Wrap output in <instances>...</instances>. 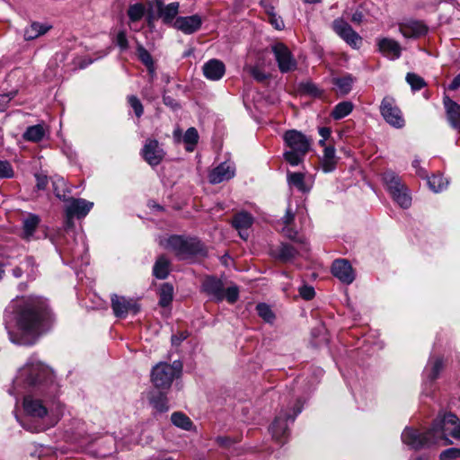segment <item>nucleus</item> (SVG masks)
I'll return each mask as SVG.
<instances>
[{"mask_svg":"<svg viewBox=\"0 0 460 460\" xmlns=\"http://www.w3.org/2000/svg\"><path fill=\"white\" fill-rule=\"evenodd\" d=\"M48 375L49 369L40 362H30L19 370L14 385H19L23 382L30 385H36L42 382Z\"/></svg>","mask_w":460,"mask_h":460,"instance_id":"nucleus-9","label":"nucleus"},{"mask_svg":"<svg viewBox=\"0 0 460 460\" xmlns=\"http://www.w3.org/2000/svg\"><path fill=\"white\" fill-rule=\"evenodd\" d=\"M226 72L224 63L218 59H210L203 66V74L206 78L212 81L219 80Z\"/></svg>","mask_w":460,"mask_h":460,"instance_id":"nucleus-23","label":"nucleus"},{"mask_svg":"<svg viewBox=\"0 0 460 460\" xmlns=\"http://www.w3.org/2000/svg\"><path fill=\"white\" fill-rule=\"evenodd\" d=\"M332 272L344 284H350L355 279L354 270L350 263L345 259L335 260L332 266Z\"/></svg>","mask_w":460,"mask_h":460,"instance_id":"nucleus-18","label":"nucleus"},{"mask_svg":"<svg viewBox=\"0 0 460 460\" xmlns=\"http://www.w3.org/2000/svg\"><path fill=\"white\" fill-rule=\"evenodd\" d=\"M318 132L322 138L327 139L330 137L332 131L329 128L323 127L319 128Z\"/></svg>","mask_w":460,"mask_h":460,"instance_id":"nucleus-60","label":"nucleus"},{"mask_svg":"<svg viewBox=\"0 0 460 460\" xmlns=\"http://www.w3.org/2000/svg\"><path fill=\"white\" fill-rule=\"evenodd\" d=\"M352 83V78L349 76L337 78L334 80L335 85L338 87L339 92L342 94H347L351 90Z\"/></svg>","mask_w":460,"mask_h":460,"instance_id":"nucleus-45","label":"nucleus"},{"mask_svg":"<svg viewBox=\"0 0 460 460\" xmlns=\"http://www.w3.org/2000/svg\"><path fill=\"white\" fill-rule=\"evenodd\" d=\"M325 141H326V139H324V138H322V139H320V140H319V145H320L322 147H323V149L325 148V146H328L325 144Z\"/></svg>","mask_w":460,"mask_h":460,"instance_id":"nucleus-64","label":"nucleus"},{"mask_svg":"<svg viewBox=\"0 0 460 460\" xmlns=\"http://www.w3.org/2000/svg\"><path fill=\"white\" fill-rule=\"evenodd\" d=\"M380 111L385 120L394 128H402L404 119L400 109L395 105V102L391 97H385L380 105Z\"/></svg>","mask_w":460,"mask_h":460,"instance_id":"nucleus-12","label":"nucleus"},{"mask_svg":"<svg viewBox=\"0 0 460 460\" xmlns=\"http://www.w3.org/2000/svg\"><path fill=\"white\" fill-rule=\"evenodd\" d=\"M295 214L288 208L284 217L279 222V227L281 233L288 238L295 240L298 233L294 226Z\"/></svg>","mask_w":460,"mask_h":460,"instance_id":"nucleus-25","label":"nucleus"},{"mask_svg":"<svg viewBox=\"0 0 460 460\" xmlns=\"http://www.w3.org/2000/svg\"><path fill=\"white\" fill-rule=\"evenodd\" d=\"M271 51L274 54L281 73H288L296 68V61L289 49L283 43L278 42L271 46Z\"/></svg>","mask_w":460,"mask_h":460,"instance_id":"nucleus-11","label":"nucleus"},{"mask_svg":"<svg viewBox=\"0 0 460 460\" xmlns=\"http://www.w3.org/2000/svg\"><path fill=\"white\" fill-rule=\"evenodd\" d=\"M201 23V18L199 15L178 17L174 22V27L186 34H190L198 31Z\"/></svg>","mask_w":460,"mask_h":460,"instance_id":"nucleus-22","label":"nucleus"},{"mask_svg":"<svg viewBox=\"0 0 460 460\" xmlns=\"http://www.w3.org/2000/svg\"><path fill=\"white\" fill-rule=\"evenodd\" d=\"M111 307L117 317H126L128 314H136L139 311V307L134 300L117 295L111 297Z\"/></svg>","mask_w":460,"mask_h":460,"instance_id":"nucleus-17","label":"nucleus"},{"mask_svg":"<svg viewBox=\"0 0 460 460\" xmlns=\"http://www.w3.org/2000/svg\"><path fill=\"white\" fill-rule=\"evenodd\" d=\"M460 87V74L457 75L454 79L453 81L451 82V84H449L448 88L452 91H455L456 89H458Z\"/></svg>","mask_w":460,"mask_h":460,"instance_id":"nucleus-59","label":"nucleus"},{"mask_svg":"<svg viewBox=\"0 0 460 460\" xmlns=\"http://www.w3.org/2000/svg\"><path fill=\"white\" fill-rule=\"evenodd\" d=\"M383 180L394 200L400 207L408 208L411 204V197L401 179L394 172L387 171L383 174Z\"/></svg>","mask_w":460,"mask_h":460,"instance_id":"nucleus-5","label":"nucleus"},{"mask_svg":"<svg viewBox=\"0 0 460 460\" xmlns=\"http://www.w3.org/2000/svg\"><path fill=\"white\" fill-rule=\"evenodd\" d=\"M182 365L180 361L172 364L160 362L153 367L151 380L155 387L167 389L171 386L174 378L180 376Z\"/></svg>","mask_w":460,"mask_h":460,"instance_id":"nucleus-4","label":"nucleus"},{"mask_svg":"<svg viewBox=\"0 0 460 460\" xmlns=\"http://www.w3.org/2000/svg\"><path fill=\"white\" fill-rule=\"evenodd\" d=\"M294 241L297 246H299V250L294 245L288 243H281L279 247L272 251V255L283 262H289L296 256H302L304 253H306L309 251L306 241L304 237L296 236Z\"/></svg>","mask_w":460,"mask_h":460,"instance_id":"nucleus-10","label":"nucleus"},{"mask_svg":"<svg viewBox=\"0 0 460 460\" xmlns=\"http://www.w3.org/2000/svg\"><path fill=\"white\" fill-rule=\"evenodd\" d=\"M261 4L264 8V11L268 16L275 13L274 7L268 1L261 0Z\"/></svg>","mask_w":460,"mask_h":460,"instance_id":"nucleus-57","label":"nucleus"},{"mask_svg":"<svg viewBox=\"0 0 460 460\" xmlns=\"http://www.w3.org/2000/svg\"><path fill=\"white\" fill-rule=\"evenodd\" d=\"M159 304L162 306H167L172 300L173 288L169 283H164L159 289Z\"/></svg>","mask_w":460,"mask_h":460,"instance_id":"nucleus-37","label":"nucleus"},{"mask_svg":"<svg viewBox=\"0 0 460 460\" xmlns=\"http://www.w3.org/2000/svg\"><path fill=\"white\" fill-rule=\"evenodd\" d=\"M286 146L289 148L284 153L285 160L292 166L298 165L310 149L311 140L302 132L291 129L283 136Z\"/></svg>","mask_w":460,"mask_h":460,"instance_id":"nucleus-2","label":"nucleus"},{"mask_svg":"<svg viewBox=\"0 0 460 460\" xmlns=\"http://www.w3.org/2000/svg\"><path fill=\"white\" fill-rule=\"evenodd\" d=\"M35 177H36V181H37L36 186H37L38 190H45L49 183L47 175L42 174V173H37V174H35Z\"/></svg>","mask_w":460,"mask_h":460,"instance_id":"nucleus-56","label":"nucleus"},{"mask_svg":"<svg viewBox=\"0 0 460 460\" xmlns=\"http://www.w3.org/2000/svg\"><path fill=\"white\" fill-rule=\"evenodd\" d=\"M353 110V104L350 102H342L338 103L333 111L332 116L334 119H341L348 116Z\"/></svg>","mask_w":460,"mask_h":460,"instance_id":"nucleus-36","label":"nucleus"},{"mask_svg":"<svg viewBox=\"0 0 460 460\" xmlns=\"http://www.w3.org/2000/svg\"><path fill=\"white\" fill-rule=\"evenodd\" d=\"M45 136V129L42 125L38 124L29 127L23 133V138L27 141L39 142Z\"/></svg>","mask_w":460,"mask_h":460,"instance_id":"nucleus-32","label":"nucleus"},{"mask_svg":"<svg viewBox=\"0 0 460 460\" xmlns=\"http://www.w3.org/2000/svg\"><path fill=\"white\" fill-rule=\"evenodd\" d=\"M301 405L299 402L294 409L293 414H284L283 416H278L272 425L270 426V431L272 434V437L277 440H281L288 432V424L287 421L288 420H294L296 416L301 412Z\"/></svg>","mask_w":460,"mask_h":460,"instance_id":"nucleus-16","label":"nucleus"},{"mask_svg":"<svg viewBox=\"0 0 460 460\" xmlns=\"http://www.w3.org/2000/svg\"><path fill=\"white\" fill-rule=\"evenodd\" d=\"M299 294L304 299L310 300L314 296L315 292L314 288L309 286H303L299 288Z\"/></svg>","mask_w":460,"mask_h":460,"instance_id":"nucleus-54","label":"nucleus"},{"mask_svg":"<svg viewBox=\"0 0 460 460\" xmlns=\"http://www.w3.org/2000/svg\"><path fill=\"white\" fill-rule=\"evenodd\" d=\"M253 222L252 217L247 212H240L236 214L233 219V226L239 231V234L242 238L245 239L247 235H244L243 231L247 230Z\"/></svg>","mask_w":460,"mask_h":460,"instance_id":"nucleus-29","label":"nucleus"},{"mask_svg":"<svg viewBox=\"0 0 460 460\" xmlns=\"http://www.w3.org/2000/svg\"><path fill=\"white\" fill-rule=\"evenodd\" d=\"M235 174V166L231 162H225L220 164L215 169H213L209 175L208 179L210 183L217 184L224 181H228L232 179Z\"/></svg>","mask_w":460,"mask_h":460,"instance_id":"nucleus-19","label":"nucleus"},{"mask_svg":"<svg viewBox=\"0 0 460 460\" xmlns=\"http://www.w3.org/2000/svg\"><path fill=\"white\" fill-rule=\"evenodd\" d=\"M288 181L290 186L296 187L302 192H306L309 190L305 184V175L301 172H289Z\"/></svg>","mask_w":460,"mask_h":460,"instance_id":"nucleus-35","label":"nucleus"},{"mask_svg":"<svg viewBox=\"0 0 460 460\" xmlns=\"http://www.w3.org/2000/svg\"><path fill=\"white\" fill-rule=\"evenodd\" d=\"M13 170L7 161L0 160V179L12 178L13 176Z\"/></svg>","mask_w":460,"mask_h":460,"instance_id":"nucleus-50","label":"nucleus"},{"mask_svg":"<svg viewBox=\"0 0 460 460\" xmlns=\"http://www.w3.org/2000/svg\"><path fill=\"white\" fill-rule=\"evenodd\" d=\"M93 203L84 199L70 198L66 200V214L67 224L72 225L74 217H84L93 208Z\"/></svg>","mask_w":460,"mask_h":460,"instance_id":"nucleus-13","label":"nucleus"},{"mask_svg":"<svg viewBox=\"0 0 460 460\" xmlns=\"http://www.w3.org/2000/svg\"><path fill=\"white\" fill-rule=\"evenodd\" d=\"M128 101L129 105L134 110L136 116L138 118L141 117L144 112V108L139 99L134 95H130L128 97Z\"/></svg>","mask_w":460,"mask_h":460,"instance_id":"nucleus-49","label":"nucleus"},{"mask_svg":"<svg viewBox=\"0 0 460 460\" xmlns=\"http://www.w3.org/2000/svg\"><path fill=\"white\" fill-rule=\"evenodd\" d=\"M269 22L277 30L280 31L284 28L283 20L279 16H278L276 13L269 16Z\"/></svg>","mask_w":460,"mask_h":460,"instance_id":"nucleus-55","label":"nucleus"},{"mask_svg":"<svg viewBox=\"0 0 460 460\" xmlns=\"http://www.w3.org/2000/svg\"><path fill=\"white\" fill-rule=\"evenodd\" d=\"M428 184L434 192H439L447 188L448 181L442 175H433L429 178Z\"/></svg>","mask_w":460,"mask_h":460,"instance_id":"nucleus-39","label":"nucleus"},{"mask_svg":"<svg viewBox=\"0 0 460 460\" xmlns=\"http://www.w3.org/2000/svg\"><path fill=\"white\" fill-rule=\"evenodd\" d=\"M24 411L32 417L42 418L47 414V409L42 405L41 402L26 396L23 400Z\"/></svg>","mask_w":460,"mask_h":460,"instance_id":"nucleus-27","label":"nucleus"},{"mask_svg":"<svg viewBox=\"0 0 460 460\" xmlns=\"http://www.w3.org/2000/svg\"><path fill=\"white\" fill-rule=\"evenodd\" d=\"M187 338V335H185L184 333H181V336H176V335H173L172 337V342L173 345H179L180 342L183 340H185Z\"/></svg>","mask_w":460,"mask_h":460,"instance_id":"nucleus-61","label":"nucleus"},{"mask_svg":"<svg viewBox=\"0 0 460 460\" xmlns=\"http://www.w3.org/2000/svg\"><path fill=\"white\" fill-rule=\"evenodd\" d=\"M153 272L157 279H165L169 274V261L164 256H160L155 263Z\"/></svg>","mask_w":460,"mask_h":460,"instance_id":"nucleus-34","label":"nucleus"},{"mask_svg":"<svg viewBox=\"0 0 460 460\" xmlns=\"http://www.w3.org/2000/svg\"><path fill=\"white\" fill-rule=\"evenodd\" d=\"M155 2L157 11L160 10V8H162L164 6L162 0H155Z\"/></svg>","mask_w":460,"mask_h":460,"instance_id":"nucleus-63","label":"nucleus"},{"mask_svg":"<svg viewBox=\"0 0 460 460\" xmlns=\"http://www.w3.org/2000/svg\"><path fill=\"white\" fill-rule=\"evenodd\" d=\"M173 138L176 143H180L181 140V130L180 128H175L173 130Z\"/></svg>","mask_w":460,"mask_h":460,"instance_id":"nucleus-62","label":"nucleus"},{"mask_svg":"<svg viewBox=\"0 0 460 460\" xmlns=\"http://www.w3.org/2000/svg\"><path fill=\"white\" fill-rule=\"evenodd\" d=\"M157 12L164 22H171L179 12V3L174 2L164 5Z\"/></svg>","mask_w":460,"mask_h":460,"instance_id":"nucleus-33","label":"nucleus"},{"mask_svg":"<svg viewBox=\"0 0 460 460\" xmlns=\"http://www.w3.org/2000/svg\"><path fill=\"white\" fill-rule=\"evenodd\" d=\"M335 32L349 45L358 48L362 42L361 37L352 30L350 25L343 20H335L332 24Z\"/></svg>","mask_w":460,"mask_h":460,"instance_id":"nucleus-15","label":"nucleus"},{"mask_svg":"<svg viewBox=\"0 0 460 460\" xmlns=\"http://www.w3.org/2000/svg\"><path fill=\"white\" fill-rule=\"evenodd\" d=\"M145 6L142 4H131L128 10L129 21L135 22L141 20L145 14Z\"/></svg>","mask_w":460,"mask_h":460,"instance_id":"nucleus-40","label":"nucleus"},{"mask_svg":"<svg viewBox=\"0 0 460 460\" xmlns=\"http://www.w3.org/2000/svg\"><path fill=\"white\" fill-rule=\"evenodd\" d=\"M15 95H16L15 91H13V92H10V93H4V94H0V112H3L7 109L10 101L13 98H14Z\"/></svg>","mask_w":460,"mask_h":460,"instance_id":"nucleus-51","label":"nucleus"},{"mask_svg":"<svg viewBox=\"0 0 460 460\" xmlns=\"http://www.w3.org/2000/svg\"><path fill=\"white\" fill-rule=\"evenodd\" d=\"M244 69L258 82L267 79V75L257 66H246Z\"/></svg>","mask_w":460,"mask_h":460,"instance_id":"nucleus-48","label":"nucleus"},{"mask_svg":"<svg viewBox=\"0 0 460 460\" xmlns=\"http://www.w3.org/2000/svg\"><path fill=\"white\" fill-rule=\"evenodd\" d=\"M363 21V13L361 11L357 10L351 16V22L359 24Z\"/></svg>","mask_w":460,"mask_h":460,"instance_id":"nucleus-58","label":"nucleus"},{"mask_svg":"<svg viewBox=\"0 0 460 460\" xmlns=\"http://www.w3.org/2000/svg\"><path fill=\"white\" fill-rule=\"evenodd\" d=\"M116 43L122 50H125L128 48V41L125 31H119L116 37Z\"/></svg>","mask_w":460,"mask_h":460,"instance_id":"nucleus-53","label":"nucleus"},{"mask_svg":"<svg viewBox=\"0 0 460 460\" xmlns=\"http://www.w3.org/2000/svg\"><path fill=\"white\" fill-rule=\"evenodd\" d=\"M183 142L187 145L186 150L189 152L193 151L194 146L198 143L199 134L195 128H190L187 129L183 136Z\"/></svg>","mask_w":460,"mask_h":460,"instance_id":"nucleus-38","label":"nucleus"},{"mask_svg":"<svg viewBox=\"0 0 460 460\" xmlns=\"http://www.w3.org/2000/svg\"><path fill=\"white\" fill-rule=\"evenodd\" d=\"M400 31L405 38H418L428 31L427 26L419 21H410L400 25Z\"/></svg>","mask_w":460,"mask_h":460,"instance_id":"nucleus-26","label":"nucleus"},{"mask_svg":"<svg viewBox=\"0 0 460 460\" xmlns=\"http://www.w3.org/2000/svg\"><path fill=\"white\" fill-rule=\"evenodd\" d=\"M54 193L58 199L65 197V181L61 177H55L52 180Z\"/></svg>","mask_w":460,"mask_h":460,"instance_id":"nucleus-47","label":"nucleus"},{"mask_svg":"<svg viewBox=\"0 0 460 460\" xmlns=\"http://www.w3.org/2000/svg\"><path fill=\"white\" fill-rule=\"evenodd\" d=\"M460 458V448L451 447L440 454L441 460Z\"/></svg>","mask_w":460,"mask_h":460,"instance_id":"nucleus-52","label":"nucleus"},{"mask_svg":"<svg viewBox=\"0 0 460 460\" xmlns=\"http://www.w3.org/2000/svg\"><path fill=\"white\" fill-rule=\"evenodd\" d=\"M406 81L413 91L420 90L426 86L424 79L414 73H408L406 75Z\"/></svg>","mask_w":460,"mask_h":460,"instance_id":"nucleus-44","label":"nucleus"},{"mask_svg":"<svg viewBox=\"0 0 460 460\" xmlns=\"http://www.w3.org/2000/svg\"><path fill=\"white\" fill-rule=\"evenodd\" d=\"M434 430L438 440H448V438L460 440V421L455 414L447 413L438 417L434 422Z\"/></svg>","mask_w":460,"mask_h":460,"instance_id":"nucleus-7","label":"nucleus"},{"mask_svg":"<svg viewBox=\"0 0 460 460\" xmlns=\"http://www.w3.org/2000/svg\"><path fill=\"white\" fill-rule=\"evenodd\" d=\"M202 288L207 295L217 302L226 300L228 303L234 304L239 297V289L236 286L233 285L225 288L223 282L213 277L206 278Z\"/></svg>","mask_w":460,"mask_h":460,"instance_id":"nucleus-3","label":"nucleus"},{"mask_svg":"<svg viewBox=\"0 0 460 460\" xmlns=\"http://www.w3.org/2000/svg\"><path fill=\"white\" fill-rule=\"evenodd\" d=\"M338 157L334 146H325L321 158V165L324 172H331L336 168Z\"/></svg>","mask_w":460,"mask_h":460,"instance_id":"nucleus-28","label":"nucleus"},{"mask_svg":"<svg viewBox=\"0 0 460 460\" xmlns=\"http://www.w3.org/2000/svg\"><path fill=\"white\" fill-rule=\"evenodd\" d=\"M144 160L151 166L158 165L164 158L165 152L155 139H146L142 150Z\"/></svg>","mask_w":460,"mask_h":460,"instance_id":"nucleus-14","label":"nucleus"},{"mask_svg":"<svg viewBox=\"0 0 460 460\" xmlns=\"http://www.w3.org/2000/svg\"><path fill=\"white\" fill-rule=\"evenodd\" d=\"M379 51L390 59H397L401 56L402 48L394 40L383 38L378 40Z\"/></svg>","mask_w":460,"mask_h":460,"instance_id":"nucleus-24","label":"nucleus"},{"mask_svg":"<svg viewBox=\"0 0 460 460\" xmlns=\"http://www.w3.org/2000/svg\"><path fill=\"white\" fill-rule=\"evenodd\" d=\"M172 422L183 429H190L191 427V421L189 417L181 412H174L171 417Z\"/></svg>","mask_w":460,"mask_h":460,"instance_id":"nucleus-41","label":"nucleus"},{"mask_svg":"<svg viewBox=\"0 0 460 460\" xmlns=\"http://www.w3.org/2000/svg\"><path fill=\"white\" fill-rule=\"evenodd\" d=\"M50 26H47L42 23L33 22L24 31V38L27 40H34L43 34H45Z\"/></svg>","mask_w":460,"mask_h":460,"instance_id":"nucleus-31","label":"nucleus"},{"mask_svg":"<svg viewBox=\"0 0 460 460\" xmlns=\"http://www.w3.org/2000/svg\"><path fill=\"white\" fill-rule=\"evenodd\" d=\"M164 247L172 250L181 258H187L200 253L203 250L201 243L196 238H183L173 235L166 240Z\"/></svg>","mask_w":460,"mask_h":460,"instance_id":"nucleus-6","label":"nucleus"},{"mask_svg":"<svg viewBox=\"0 0 460 460\" xmlns=\"http://www.w3.org/2000/svg\"><path fill=\"white\" fill-rule=\"evenodd\" d=\"M402 442L412 449H420L436 444L438 436L434 426L427 432L421 433L416 429L406 428L402 433Z\"/></svg>","mask_w":460,"mask_h":460,"instance_id":"nucleus-8","label":"nucleus"},{"mask_svg":"<svg viewBox=\"0 0 460 460\" xmlns=\"http://www.w3.org/2000/svg\"><path fill=\"white\" fill-rule=\"evenodd\" d=\"M40 217L33 214H30L23 220L22 237L24 239L31 240L40 224Z\"/></svg>","mask_w":460,"mask_h":460,"instance_id":"nucleus-30","label":"nucleus"},{"mask_svg":"<svg viewBox=\"0 0 460 460\" xmlns=\"http://www.w3.org/2000/svg\"><path fill=\"white\" fill-rule=\"evenodd\" d=\"M256 310L258 314L268 323H271L275 318L272 310L266 304H259L256 306Z\"/></svg>","mask_w":460,"mask_h":460,"instance_id":"nucleus-46","label":"nucleus"},{"mask_svg":"<svg viewBox=\"0 0 460 460\" xmlns=\"http://www.w3.org/2000/svg\"><path fill=\"white\" fill-rule=\"evenodd\" d=\"M444 358L439 355H431L424 368L425 377L432 382L436 380L444 367Z\"/></svg>","mask_w":460,"mask_h":460,"instance_id":"nucleus-21","label":"nucleus"},{"mask_svg":"<svg viewBox=\"0 0 460 460\" xmlns=\"http://www.w3.org/2000/svg\"><path fill=\"white\" fill-rule=\"evenodd\" d=\"M150 402L153 407L160 412L166 411L169 408L167 404V398L162 393L153 395Z\"/></svg>","mask_w":460,"mask_h":460,"instance_id":"nucleus-42","label":"nucleus"},{"mask_svg":"<svg viewBox=\"0 0 460 460\" xmlns=\"http://www.w3.org/2000/svg\"><path fill=\"white\" fill-rule=\"evenodd\" d=\"M14 325L7 323L6 328L12 342L19 345H31L45 331L49 320L48 305L45 299L29 296L16 299L12 305Z\"/></svg>","mask_w":460,"mask_h":460,"instance_id":"nucleus-1","label":"nucleus"},{"mask_svg":"<svg viewBox=\"0 0 460 460\" xmlns=\"http://www.w3.org/2000/svg\"><path fill=\"white\" fill-rule=\"evenodd\" d=\"M137 51L138 58L147 66L150 74H154L153 58L149 52L143 46H138Z\"/></svg>","mask_w":460,"mask_h":460,"instance_id":"nucleus-43","label":"nucleus"},{"mask_svg":"<svg viewBox=\"0 0 460 460\" xmlns=\"http://www.w3.org/2000/svg\"><path fill=\"white\" fill-rule=\"evenodd\" d=\"M443 103L448 123L453 128L460 130V105L448 96L444 97Z\"/></svg>","mask_w":460,"mask_h":460,"instance_id":"nucleus-20","label":"nucleus"}]
</instances>
